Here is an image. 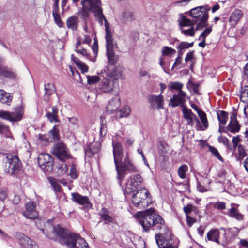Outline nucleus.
Returning a JSON list of instances; mask_svg holds the SVG:
<instances>
[{
	"label": "nucleus",
	"mask_w": 248,
	"mask_h": 248,
	"mask_svg": "<svg viewBox=\"0 0 248 248\" xmlns=\"http://www.w3.org/2000/svg\"><path fill=\"white\" fill-rule=\"evenodd\" d=\"M238 151L239 153V156L237 157V159L239 161H241L245 156H246L247 155L245 153V151L243 146L241 145H239L238 146Z\"/></svg>",
	"instance_id": "47"
},
{
	"label": "nucleus",
	"mask_w": 248,
	"mask_h": 248,
	"mask_svg": "<svg viewBox=\"0 0 248 248\" xmlns=\"http://www.w3.org/2000/svg\"><path fill=\"white\" fill-rule=\"evenodd\" d=\"M78 23V18L76 16H71L66 21V25L68 28L73 31H76Z\"/></svg>",
	"instance_id": "30"
},
{
	"label": "nucleus",
	"mask_w": 248,
	"mask_h": 248,
	"mask_svg": "<svg viewBox=\"0 0 248 248\" xmlns=\"http://www.w3.org/2000/svg\"><path fill=\"white\" fill-rule=\"evenodd\" d=\"M7 197V191L4 189H0V201H4Z\"/></svg>",
	"instance_id": "60"
},
{
	"label": "nucleus",
	"mask_w": 248,
	"mask_h": 248,
	"mask_svg": "<svg viewBox=\"0 0 248 248\" xmlns=\"http://www.w3.org/2000/svg\"><path fill=\"white\" fill-rule=\"evenodd\" d=\"M121 105L120 98L116 94L108 102L106 107V111L108 113H112L117 110Z\"/></svg>",
	"instance_id": "20"
},
{
	"label": "nucleus",
	"mask_w": 248,
	"mask_h": 248,
	"mask_svg": "<svg viewBox=\"0 0 248 248\" xmlns=\"http://www.w3.org/2000/svg\"><path fill=\"white\" fill-rule=\"evenodd\" d=\"M149 195L150 193L146 189L138 190L132 195V203L135 206L145 208L148 205L147 198Z\"/></svg>",
	"instance_id": "10"
},
{
	"label": "nucleus",
	"mask_w": 248,
	"mask_h": 248,
	"mask_svg": "<svg viewBox=\"0 0 248 248\" xmlns=\"http://www.w3.org/2000/svg\"><path fill=\"white\" fill-rule=\"evenodd\" d=\"M236 116L235 113H233L231 116V121L228 126L232 133L238 132L240 128V125L236 119Z\"/></svg>",
	"instance_id": "24"
},
{
	"label": "nucleus",
	"mask_w": 248,
	"mask_h": 248,
	"mask_svg": "<svg viewBox=\"0 0 248 248\" xmlns=\"http://www.w3.org/2000/svg\"><path fill=\"white\" fill-rule=\"evenodd\" d=\"M38 138L40 141L42 142L45 145L48 144L50 142L49 137L46 135L39 134Z\"/></svg>",
	"instance_id": "48"
},
{
	"label": "nucleus",
	"mask_w": 248,
	"mask_h": 248,
	"mask_svg": "<svg viewBox=\"0 0 248 248\" xmlns=\"http://www.w3.org/2000/svg\"><path fill=\"white\" fill-rule=\"evenodd\" d=\"M13 99V96L10 93L6 92L3 90H0V102L10 105Z\"/></svg>",
	"instance_id": "27"
},
{
	"label": "nucleus",
	"mask_w": 248,
	"mask_h": 248,
	"mask_svg": "<svg viewBox=\"0 0 248 248\" xmlns=\"http://www.w3.org/2000/svg\"><path fill=\"white\" fill-rule=\"evenodd\" d=\"M0 75L3 77H8L10 78H14L16 77L15 72L12 71L7 67H0Z\"/></svg>",
	"instance_id": "34"
},
{
	"label": "nucleus",
	"mask_w": 248,
	"mask_h": 248,
	"mask_svg": "<svg viewBox=\"0 0 248 248\" xmlns=\"http://www.w3.org/2000/svg\"><path fill=\"white\" fill-rule=\"evenodd\" d=\"M209 151L212 153L213 155L216 156L218 160L222 162L223 161V158L220 156V154L219 153L217 150L216 148L210 146L209 147Z\"/></svg>",
	"instance_id": "45"
},
{
	"label": "nucleus",
	"mask_w": 248,
	"mask_h": 248,
	"mask_svg": "<svg viewBox=\"0 0 248 248\" xmlns=\"http://www.w3.org/2000/svg\"><path fill=\"white\" fill-rule=\"evenodd\" d=\"M182 113L184 118L186 121L187 124L192 126L194 124V121L195 122L196 116L192 112L191 109L185 107L182 108Z\"/></svg>",
	"instance_id": "23"
},
{
	"label": "nucleus",
	"mask_w": 248,
	"mask_h": 248,
	"mask_svg": "<svg viewBox=\"0 0 248 248\" xmlns=\"http://www.w3.org/2000/svg\"><path fill=\"white\" fill-rule=\"evenodd\" d=\"M46 116L50 123L59 122L58 109L57 106H53L52 107V112L47 111Z\"/></svg>",
	"instance_id": "25"
},
{
	"label": "nucleus",
	"mask_w": 248,
	"mask_h": 248,
	"mask_svg": "<svg viewBox=\"0 0 248 248\" xmlns=\"http://www.w3.org/2000/svg\"><path fill=\"white\" fill-rule=\"evenodd\" d=\"M148 101L153 109L162 108L164 104V97L161 94L158 95H149L148 96Z\"/></svg>",
	"instance_id": "17"
},
{
	"label": "nucleus",
	"mask_w": 248,
	"mask_h": 248,
	"mask_svg": "<svg viewBox=\"0 0 248 248\" xmlns=\"http://www.w3.org/2000/svg\"><path fill=\"white\" fill-rule=\"evenodd\" d=\"M193 45V43H187L186 42H182L180 45L177 47L178 50V53L179 55H182L185 49L192 47Z\"/></svg>",
	"instance_id": "33"
},
{
	"label": "nucleus",
	"mask_w": 248,
	"mask_h": 248,
	"mask_svg": "<svg viewBox=\"0 0 248 248\" xmlns=\"http://www.w3.org/2000/svg\"><path fill=\"white\" fill-rule=\"evenodd\" d=\"M218 140L219 142L222 143L224 145L226 146H228L229 140L225 137L220 136L218 138Z\"/></svg>",
	"instance_id": "62"
},
{
	"label": "nucleus",
	"mask_w": 248,
	"mask_h": 248,
	"mask_svg": "<svg viewBox=\"0 0 248 248\" xmlns=\"http://www.w3.org/2000/svg\"><path fill=\"white\" fill-rule=\"evenodd\" d=\"M212 27H209L207 28H206L204 31L201 33V34L200 36V38H203L205 39L206 40V37L210 34V33L212 32Z\"/></svg>",
	"instance_id": "50"
},
{
	"label": "nucleus",
	"mask_w": 248,
	"mask_h": 248,
	"mask_svg": "<svg viewBox=\"0 0 248 248\" xmlns=\"http://www.w3.org/2000/svg\"><path fill=\"white\" fill-rule=\"evenodd\" d=\"M116 170L117 173V178L120 180L124 179L126 172L130 173L138 172V169L137 167L132 163L129 157L128 153H126L121 160L115 164Z\"/></svg>",
	"instance_id": "4"
},
{
	"label": "nucleus",
	"mask_w": 248,
	"mask_h": 248,
	"mask_svg": "<svg viewBox=\"0 0 248 248\" xmlns=\"http://www.w3.org/2000/svg\"><path fill=\"white\" fill-rule=\"evenodd\" d=\"M227 215L230 217L234 218L238 221L242 220L243 219V215L235 207H232L229 210Z\"/></svg>",
	"instance_id": "29"
},
{
	"label": "nucleus",
	"mask_w": 248,
	"mask_h": 248,
	"mask_svg": "<svg viewBox=\"0 0 248 248\" xmlns=\"http://www.w3.org/2000/svg\"><path fill=\"white\" fill-rule=\"evenodd\" d=\"M48 136L49 137L50 142L58 141L60 139L59 130L55 125L53 128L50 130L48 133Z\"/></svg>",
	"instance_id": "28"
},
{
	"label": "nucleus",
	"mask_w": 248,
	"mask_h": 248,
	"mask_svg": "<svg viewBox=\"0 0 248 248\" xmlns=\"http://www.w3.org/2000/svg\"><path fill=\"white\" fill-rule=\"evenodd\" d=\"M141 218L140 223L144 231L147 232L152 227L153 229H159L162 231L155 235L156 242L159 248H177L173 244L172 232L167 228L162 217L155 214L153 208H150L140 213Z\"/></svg>",
	"instance_id": "1"
},
{
	"label": "nucleus",
	"mask_w": 248,
	"mask_h": 248,
	"mask_svg": "<svg viewBox=\"0 0 248 248\" xmlns=\"http://www.w3.org/2000/svg\"><path fill=\"white\" fill-rule=\"evenodd\" d=\"M162 54L163 56H170L175 53L176 51L175 49L169 47L168 46H163L161 50Z\"/></svg>",
	"instance_id": "40"
},
{
	"label": "nucleus",
	"mask_w": 248,
	"mask_h": 248,
	"mask_svg": "<svg viewBox=\"0 0 248 248\" xmlns=\"http://www.w3.org/2000/svg\"><path fill=\"white\" fill-rule=\"evenodd\" d=\"M101 0H81L82 11L88 16L90 12L93 13L96 19L101 25L105 22L106 31L105 39L106 41L107 54L108 61L112 64H115L117 59L114 52V46L112 38V33L108 23L103 14Z\"/></svg>",
	"instance_id": "2"
},
{
	"label": "nucleus",
	"mask_w": 248,
	"mask_h": 248,
	"mask_svg": "<svg viewBox=\"0 0 248 248\" xmlns=\"http://www.w3.org/2000/svg\"><path fill=\"white\" fill-rule=\"evenodd\" d=\"M212 27H209L207 28H206L204 31L201 33V34L200 36V38H203L205 39L206 40V37L210 34V33L212 32Z\"/></svg>",
	"instance_id": "52"
},
{
	"label": "nucleus",
	"mask_w": 248,
	"mask_h": 248,
	"mask_svg": "<svg viewBox=\"0 0 248 248\" xmlns=\"http://www.w3.org/2000/svg\"><path fill=\"white\" fill-rule=\"evenodd\" d=\"M122 19L124 22L130 21L134 19L133 14L130 11L125 12L123 14Z\"/></svg>",
	"instance_id": "44"
},
{
	"label": "nucleus",
	"mask_w": 248,
	"mask_h": 248,
	"mask_svg": "<svg viewBox=\"0 0 248 248\" xmlns=\"http://www.w3.org/2000/svg\"><path fill=\"white\" fill-rule=\"evenodd\" d=\"M92 146L93 145H89L88 146L87 148L86 149L85 151V153L86 156H87L89 157H92L93 155L97 152L98 150H93L92 149Z\"/></svg>",
	"instance_id": "49"
},
{
	"label": "nucleus",
	"mask_w": 248,
	"mask_h": 248,
	"mask_svg": "<svg viewBox=\"0 0 248 248\" xmlns=\"http://www.w3.org/2000/svg\"><path fill=\"white\" fill-rule=\"evenodd\" d=\"M69 122L73 125H77L78 124V120L77 117H72L68 118Z\"/></svg>",
	"instance_id": "63"
},
{
	"label": "nucleus",
	"mask_w": 248,
	"mask_h": 248,
	"mask_svg": "<svg viewBox=\"0 0 248 248\" xmlns=\"http://www.w3.org/2000/svg\"><path fill=\"white\" fill-rule=\"evenodd\" d=\"M188 170V167L186 164H182L179 167L177 173L179 177L181 179H185L186 178V173Z\"/></svg>",
	"instance_id": "37"
},
{
	"label": "nucleus",
	"mask_w": 248,
	"mask_h": 248,
	"mask_svg": "<svg viewBox=\"0 0 248 248\" xmlns=\"http://www.w3.org/2000/svg\"><path fill=\"white\" fill-rule=\"evenodd\" d=\"M217 119L219 122V124L224 125L227 123L228 119V113L224 111H219L217 113Z\"/></svg>",
	"instance_id": "36"
},
{
	"label": "nucleus",
	"mask_w": 248,
	"mask_h": 248,
	"mask_svg": "<svg viewBox=\"0 0 248 248\" xmlns=\"http://www.w3.org/2000/svg\"><path fill=\"white\" fill-rule=\"evenodd\" d=\"M243 16V12L238 9H236L232 12L229 17V22L232 28H234Z\"/></svg>",
	"instance_id": "22"
},
{
	"label": "nucleus",
	"mask_w": 248,
	"mask_h": 248,
	"mask_svg": "<svg viewBox=\"0 0 248 248\" xmlns=\"http://www.w3.org/2000/svg\"><path fill=\"white\" fill-rule=\"evenodd\" d=\"M187 224L189 227H191L192 225L196 222V219L191 217L189 215L186 216Z\"/></svg>",
	"instance_id": "58"
},
{
	"label": "nucleus",
	"mask_w": 248,
	"mask_h": 248,
	"mask_svg": "<svg viewBox=\"0 0 248 248\" xmlns=\"http://www.w3.org/2000/svg\"><path fill=\"white\" fill-rule=\"evenodd\" d=\"M194 56V52L193 51H190L188 52L185 59V62H187L189 61H191L193 58Z\"/></svg>",
	"instance_id": "64"
},
{
	"label": "nucleus",
	"mask_w": 248,
	"mask_h": 248,
	"mask_svg": "<svg viewBox=\"0 0 248 248\" xmlns=\"http://www.w3.org/2000/svg\"><path fill=\"white\" fill-rule=\"evenodd\" d=\"M52 153L58 159L62 161L70 157V154L66 145L62 142L54 144L52 148Z\"/></svg>",
	"instance_id": "11"
},
{
	"label": "nucleus",
	"mask_w": 248,
	"mask_h": 248,
	"mask_svg": "<svg viewBox=\"0 0 248 248\" xmlns=\"http://www.w3.org/2000/svg\"><path fill=\"white\" fill-rule=\"evenodd\" d=\"M200 120L195 117V128L197 131H204L206 130L209 126V122L207 120L206 113L202 111L197 114Z\"/></svg>",
	"instance_id": "14"
},
{
	"label": "nucleus",
	"mask_w": 248,
	"mask_h": 248,
	"mask_svg": "<svg viewBox=\"0 0 248 248\" xmlns=\"http://www.w3.org/2000/svg\"><path fill=\"white\" fill-rule=\"evenodd\" d=\"M55 22L56 24L59 27H62L63 26V23L61 19L60 16L59 14L53 15Z\"/></svg>",
	"instance_id": "55"
},
{
	"label": "nucleus",
	"mask_w": 248,
	"mask_h": 248,
	"mask_svg": "<svg viewBox=\"0 0 248 248\" xmlns=\"http://www.w3.org/2000/svg\"><path fill=\"white\" fill-rule=\"evenodd\" d=\"M209 10V8L202 6L194 8L190 11V16L194 19L192 21H197V30H202L208 26V11Z\"/></svg>",
	"instance_id": "5"
},
{
	"label": "nucleus",
	"mask_w": 248,
	"mask_h": 248,
	"mask_svg": "<svg viewBox=\"0 0 248 248\" xmlns=\"http://www.w3.org/2000/svg\"><path fill=\"white\" fill-rule=\"evenodd\" d=\"M212 27H209L207 28H206L204 31L201 33V34L200 36V38H203L205 39L206 40V37L210 34V33L212 32Z\"/></svg>",
	"instance_id": "51"
},
{
	"label": "nucleus",
	"mask_w": 248,
	"mask_h": 248,
	"mask_svg": "<svg viewBox=\"0 0 248 248\" xmlns=\"http://www.w3.org/2000/svg\"><path fill=\"white\" fill-rule=\"evenodd\" d=\"M214 207L218 210H224L226 208V204L224 202H217L214 204Z\"/></svg>",
	"instance_id": "56"
},
{
	"label": "nucleus",
	"mask_w": 248,
	"mask_h": 248,
	"mask_svg": "<svg viewBox=\"0 0 248 248\" xmlns=\"http://www.w3.org/2000/svg\"><path fill=\"white\" fill-rule=\"evenodd\" d=\"M87 83L89 85L94 84L99 81L100 78L97 76H87Z\"/></svg>",
	"instance_id": "43"
},
{
	"label": "nucleus",
	"mask_w": 248,
	"mask_h": 248,
	"mask_svg": "<svg viewBox=\"0 0 248 248\" xmlns=\"http://www.w3.org/2000/svg\"><path fill=\"white\" fill-rule=\"evenodd\" d=\"M143 182V179L141 175L138 172L131 175L128 178V181L126 184L125 188L129 189L128 192L136 190L137 187L140 186Z\"/></svg>",
	"instance_id": "13"
},
{
	"label": "nucleus",
	"mask_w": 248,
	"mask_h": 248,
	"mask_svg": "<svg viewBox=\"0 0 248 248\" xmlns=\"http://www.w3.org/2000/svg\"><path fill=\"white\" fill-rule=\"evenodd\" d=\"M131 109L128 106H124L123 108L117 112L116 116L119 118L126 117L130 113Z\"/></svg>",
	"instance_id": "32"
},
{
	"label": "nucleus",
	"mask_w": 248,
	"mask_h": 248,
	"mask_svg": "<svg viewBox=\"0 0 248 248\" xmlns=\"http://www.w3.org/2000/svg\"><path fill=\"white\" fill-rule=\"evenodd\" d=\"M193 207L194 206L190 204H188L186 206L184 207L183 210L186 216L188 215L192 212Z\"/></svg>",
	"instance_id": "59"
},
{
	"label": "nucleus",
	"mask_w": 248,
	"mask_h": 248,
	"mask_svg": "<svg viewBox=\"0 0 248 248\" xmlns=\"http://www.w3.org/2000/svg\"><path fill=\"white\" fill-rule=\"evenodd\" d=\"M23 113V108L18 106L14 108V111L12 112L0 110V118L11 122H18L22 119Z\"/></svg>",
	"instance_id": "9"
},
{
	"label": "nucleus",
	"mask_w": 248,
	"mask_h": 248,
	"mask_svg": "<svg viewBox=\"0 0 248 248\" xmlns=\"http://www.w3.org/2000/svg\"><path fill=\"white\" fill-rule=\"evenodd\" d=\"M196 23V21H191L185 16H182L179 21L181 33L186 36H194L197 30L196 27H193V25Z\"/></svg>",
	"instance_id": "8"
},
{
	"label": "nucleus",
	"mask_w": 248,
	"mask_h": 248,
	"mask_svg": "<svg viewBox=\"0 0 248 248\" xmlns=\"http://www.w3.org/2000/svg\"><path fill=\"white\" fill-rule=\"evenodd\" d=\"M221 229L224 232V236L223 237H219V232L217 229H212L207 233V237L208 240L209 241H214L217 244L227 243L238 233L236 228H229L228 230H225L222 228Z\"/></svg>",
	"instance_id": "6"
},
{
	"label": "nucleus",
	"mask_w": 248,
	"mask_h": 248,
	"mask_svg": "<svg viewBox=\"0 0 248 248\" xmlns=\"http://www.w3.org/2000/svg\"><path fill=\"white\" fill-rule=\"evenodd\" d=\"M16 238L19 241L20 244L25 248H38L35 242L21 232L16 233Z\"/></svg>",
	"instance_id": "18"
},
{
	"label": "nucleus",
	"mask_w": 248,
	"mask_h": 248,
	"mask_svg": "<svg viewBox=\"0 0 248 248\" xmlns=\"http://www.w3.org/2000/svg\"><path fill=\"white\" fill-rule=\"evenodd\" d=\"M38 164L45 171L51 170L53 166L52 157L47 153H41L38 157Z\"/></svg>",
	"instance_id": "12"
},
{
	"label": "nucleus",
	"mask_w": 248,
	"mask_h": 248,
	"mask_svg": "<svg viewBox=\"0 0 248 248\" xmlns=\"http://www.w3.org/2000/svg\"><path fill=\"white\" fill-rule=\"evenodd\" d=\"M54 3L53 6V15L59 14V0H54Z\"/></svg>",
	"instance_id": "57"
},
{
	"label": "nucleus",
	"mask_w": 248,
	"mask_h": 248,
	"mask_svg": "<svg viewBox=\"0 0 248 248\" xmlns=\"http://www.w3.org/2000/svg\"><path fill=\"white\" fill-rule=\"evenodd\" d=\"M240 100L244 103H248V87L246 86L245 89L241 93Z\"/></svg>",
	"instance_id": "46"
},
{
	"label": "nucleus",
	"mask_w": 248,
	"mask_h": 248,
	"mask_svg": "<svg viewBox=\"0 0 248 248\" xmlns=\"http://www.w3.org/2000/svg\"><path fill=\"white\" fill-rule=\"evenodd\" d=\"M98 90L105 93H112L117 94L118 90V81L113 75H108L98 84Z\"/></svg>",
	"instance_id": "7"
},
{
	"label": "nucleus",
	"mask_w": 248,
	"mask_h": 248,
	"mask_svg": "<svg viewBox=\"0 0 248 248\" xmlns=\"http://www.w3.org/2000/svg\"><path fill=\"white\" fill-rule=\"evenodd\" d=\"M76 51L78 53L82 55L83 56L88 57V53L87 50L84 48H79L78 47L76 46Z\"/></svg>",
	"instance_id": "61"
},
{
	"label": "nucleus",
	"mask_w": 248,
	"mask_h": 248,
	"mask_svg": "<svg viewBox=\"0 0 248 248\" xmlns=\"http://www.w3.org/2000/svg\"><path fill=\"white\" fill-rule=\"evenodd\" d=\"M45 96L44 100L46 101H49V98L47 96H49L55 92V87L53 84L48 83L45 85Z\"/></svg>",
	"instance_id": "31"
},
{
	"label": "nucleus",
	"mask_w": 248,
	"mask_h": 248,
	"mask_svg": "<svg viewBox=\"0 0 248 248\" xmlns=\"http://www.w3.org/2000/svg\"><path fill=\"white\" fill-rule=\"evenodd\" d=\"M169 87L171 90H176L178 92L182 91L183 84L179 82H170L169 84Z\"/></svg>",
	"instance_id": "41"
},
{
	"label": "nucleus",
	"mask_w": 248,
	"mask_h": 248,
	"mask_svg": "<svg viewBox=\"0 0 248 248\" xmlns=\"http://www.w3.org/2000/svg\"><path fill=\"white\" fill-rule=\"evenodd\" d=\"M109 211L106 208H103L100 212L101 218L108 222H112V218L109 215Z\"/></svg>",
	"instance_id": "38"
},
{
	"label": "nucleus",
	"mask_w": 248,
	"mask_h": 248,
	"mask_svg": "<svg viewBox=\"0 0 248 248\" xmlns=\"http://www.w3.org/2000/svg\"><path fill=\"white\" fill-rule=\"evenodd\" d=\"M23 215L26 218L31 219H35L38 216L34 202H29L26 204V210L23 212Z\"/></svg>",
	"instance_id": "19"
},
{
	"label": "nucleus",
	"mask_w": 248,
	"mask_h": 248,
	"mask_svg": "<svg viewBox=\"0 0 248 248\" xmlns=\"http://www.w3.org/2000/svg\"><path fill=\"white\" fill-rule=\"evenodd\" d=\"M44 222L39 220L36 222V226L47 237L52 238L57 237L60 243L62 245H65L69 248H89L88 244L78 235L68 232L63 228L57 226H53L50 222H47L45 228H41V224Z\"/></svg>",
	"instance_id": "3"
},
{
	"label": "nucleus",
	"mask_w": 248,
	"mask_h": 248,
	"mask_svg": "<svg viewBox=\"0 0 248 248\" xmlns=\"http://www.w3.org/2000/svg\"><path fill=\"white\" fill-rule=\"evenodd\" d=\"M113 154L114 157V163L121 160V158H123L124 156L123 153V147L121 144L118 142H113Z\"/></svg>",
	"instance_id": "21"
},
{
	"label": "nucleus",
	"mask_w": 248,
	"mask_h": 248,
	"mask_svg": "<svg viewBox=\"0 0 248 248\" xmlns=\"http://www.w3.org/2000/svg\"><path fill=\"white\" fill-rule=\"evenodd\" d=\"M186 93L183 91H180L177 94H174L170 100V106L176 107L179 105L183 107L186 102Z\"/></svg>",
	"instance_id": "16"
},
{
	"label": "nucleus",
	"mask_w": 248,
	"mask_h": 248,
	"mask_svg": "<svg viewBox=\"0 0 248 248\" xmlns=\"http://www.w3.org/2000/svg\"><path fill=\"white\" fill-rule=\"evenodd\" d=\"M70 175L72 179H77L78 177V173L74 165L70 169Z\"/></svg>",
	"instance_id": "53"
},
{
	"label": "nucleus",
	"mask_w": 248,
	"mask_h": 248,
	"mask_svg": "<svg viewBox=\"0 0 248 248\" xmlns=\"http://www.w3.org/2000/svg\"><path fill=\"white\" fill-rule=\"evenodd\" d=\"M71 195L72 200L80 205L89 203V198L87 196H82L77 192L72 193Z\"/></svg>",
	"instance_id": "26"
},
{
	"label": "nucleus",
	"mask_w": 248,
	"mask_h": 248,
	"mask_svg": "<svg viewBox=\"0 0 248 248\" xmlns=\"http://www.w3.org/2000/svg\"><path fill=\"white\" fill-rule=\"evenodd\" d=\"M0 132L3 133L7 137L11 136V133L9 126L0 122Z\"/></svg>",
	"instance_id": "42"
},
{
	"label": "nucleus",
	"mask_w": 248,
	"mask_h": 248,
	"mask_svg": "<svg viewBox=\"0 0 248 248\" xmlns=\"http://www.w3.org/2000/svg\"><path fill=\"white\" fill-rule=\"evenodd\" d=\"M6 165L8 166V171L10 174L16 173L19 170L20 162L18 157L15 155L7 156Z\"/></svg>",
	"instance_id": "15"
},
{
	"label": "nucleus",
	"mask_w": 248,
	"mask_h": 248,
	"mask_svg": "<svg viewBox=\"0 0 248 248\" xmlns=\"http://www.w3.org/2000/svg\"><path fill=\"white\" fill-rule=\"evenodd\" d=\"M48 180L53 187V189L56 192H60L61 190V187L59 184L58 180L53 177H49Z\"/></svg>",
	"instance_id": "39"
},
{
	"label": "nucleus",
	"mask_w": 248,
	"mask_h": 248,
	"mask_svg": "<svg viewBox=\"0 0 248 248\" xmlns=\"http://www.w3.org/2000/svg\"><path fill=\"white\" fill-rule=\"evenodd\" d=\"M68 167L66 164H62L58 169V173L60 175L65 174L68 170Z\"/></svg>",
	"instance_id": "54"
},
{
	"label": "nucleus",
	"mask_w": 248,
	"mask_h": 248,
	"mask_svg": "<svg viewBox=\"0 0 248 248\" xmlns=\"http://www.w3.org/2000/svg\"><path fill=\"white\" fill-rule=\"evenodd\" d=\"M72 59L82 73H84L88 71V66L85 64L82 63L78 58L75 57L73 55H72Z\"/></svg>",
	"instance_id": "35"
}]
</instances>
